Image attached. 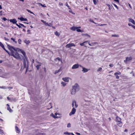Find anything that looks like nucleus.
Returning <instances> with one entry per match:
<instances>
[{"label": "nucleus", "instance_id": "nucleus-44", "mask_svg": "<svg viewBox=\"0 0 135 135\" xmlns=\"http://www.w3.org/2000/svg\"><path fill=\"white\" fill-rule=\"evenodd\" d=\"M21 41H22L21 39H18V42L19 44H21Z\"/></svg>", "mask_w": 135, "mask_h": 135}, {"label": "nucleus", "instance_id": "nucleus-48", "mask_svg": "<svg viewBox=\"0 0 135 135\" xmlns=\"http://www.w3.org/2000/svg\"><path fill=\"white\" fill-rule=\"evenodd\" d=\"M75 102V107L76 108H77L78 107V105L76 103V101H74Z\"/></svg>", "mask_w": 135, "mask_h": 135}, {"label": "nucleus", "instance_id": "nucleus-49", "mask_svg": "<svg viewBox=\"0 0 135 135\" xmlns=\"http://www.w3.org/2000/svg\"><path fill=\"white\" fill-rule=\"evenodd\" d=\"M56 59H57L59 61H60L61 62H62V61L60 60V59L59 57H57Z\"/></svg>", "mask_w": 135, "mask_h": 135}, {"label": "nucleus", "instance_id": "nucleus-61", "mask_svg": "<svg viewBox=\"0 0 135 135\" xmlns=\"http://www.w3.org/2000/svg\"><path fill=\"white\" fill-rule=\"evenodd\" d=\"M3 20H4V21H6L7 20V19L5 17H3Z\"/></svg>", "mask_w": 135, "mask_h": 135}, {"label": "nucleus", "instance_id": "nucleus-14", "mask_svg": "<svg viewBox=\"0 0 135 135\" xmlns=\"http://www.w3.org/2000/svg\"><path fill=\"white\" fill-rule=\"evenodd\" d=\"M97 44V43L96 42H92L91 43H90L89 42H88V44L89 45L91 46H93L95 44Z\"/></svg>", "mask_w": 135, "mask_h": 135}, {"label": "nucleus", "instance_id": "nucleus-45", "mask_svg": "<svg viewBox=\"0 0 135 135\" xmlns=\"http://www.w3.org/2000/svg\"><path fill=\"white\" fill-rule=\"evenodd\" d=\"M26 10L28 12H30V13H32V14H33V12H31L30 11L28 10V9H27Z\"/></svg>", "mask_w": 135, "mask_h": 135}, {"label": "nucleus", "instance_id": "nucleus-62", "mask_svg": "<svg viewBox=\"0 0 135 135\" xmlns=\"http://www.w3.org/2000/svg\"><path fill=\"white\" fill-rule=\"evenodd\" d=\"M41 21L44 24L46 22L45 21H44L42 20H41Z\"/></svg>", "mask_w": 135, "mask_h": 135}, {"label": "nucleus", "instance_id": "nucleus-47", "mask_svg": "<svg viewBox=\"0 0 135 135\" xmlns=\"http://www.w3.org/2000/svg\"><path fill=\"white\" fill-rule=\"evenodd\" d=\"M70 9V10H69V12L70 13H72V14H75V13H73V12H72V10H71V9Z\"/></svg>", "mask_w": 135, "mask_h": 135}, {"label": "nucleus", "instance_id": "nucleus-33", "mask_svg": "<svg viewBox=\"0 0 135 135\" xmlns=\"http://www.w3.org/2000/svg\"><path fill=\"white\" fill-rule=\"evenodd\" d=\"M11 39L12 40H13V41L14 42H15V43H17V41H15V39L14 38H11Z\"/></svg>", "mask_w": 135, "mask_h": 135}, {"label": "nucleus", "instance_id": "nucleus-22", "mask_svg": "<svg viewBox=\"0 0 135 135\" xmlns=\"http://www.w3.org/2000/svg\"><path fill=\"white\" fill-rule=\"evenodd\" d=\"M119 36V35H112V37H118Z\"/></svg>", "mask_w": 135, "mask_h": 135}, {"label": "nucleus", "instance_id": "nucleus-2", "mask_svg": "<svg viewBox=\"0 0 135 135\" xmlns=\"http://www.w3.org/2000/svg\"><path fill=\"white\" fill-rule=\"evenodd\" d=\"M121 119L119 117L117 116L115 119V120L119 123L117 124L119 127H121L122 126V123L121 122Z\"/></svg>", "mask_w": 135, "mask_h": 135}, {"label": "nucleus", "instance_id": "nucleus-40", "mask_svg": "<svg viewBox=\"0 0 135 135\" xmlns=\"http://www.w3.org/2000/svg\"><path fill=\"white\" fill-rule=\"evenodd\" d=\"M71 127V126L70 123H68L67 124V127L68 128H69Z\"/></svg>", "mask_w": 135, "mask_h": 135}, {"label": "nucleus", "instance_id": "nucleus-56", "mask_svg": "<svg viewBox=\"0 0 135 135\" xmlns=\"http://www.w3.org/2000/svg\"><path fill=\"white\" fill-rule=\"evenodd\" d=\"M59 5L61 6H62L63 5V4L61 2H60L59 3Z\"/></svg>", "mask_w": 135, "mask_h": 135}, {"label": "nucleus", "instance_id": "nucleus-12", "mask_svg": "<svg viewBox=\"0 0 135 135\" xmlns=\"http://www.w3.org/2000/svg\"><path fill=\"white\" fill-rule=\"evenodd\" d=\"M88 71V69L84 67L83 68V70H82V71L84 73L87 72Z\"/></svg>", "mask_w": 135, "mask_h": 135}, {"label": "nucleus", "instance_id": "nucleus-36", "mask_svg": "<svg viewBox=\"0 0 135 135\" xmlns=\"http://www.w3.org/2000/svg\"><path fill=\"white\" fill-rule=\"evenodd\" d=\"M65 5H66V6L69 9H71V8L69 7V6L67 2H66V4H65Z\"/></svg>", "mask_w": 135, "mask_h": 135}, {"label": "nucleus", "instance_id": "nucleus-38", "mask_svg": "<svg viewBox=\"0 0 135 135\" xmlns=\"http://www.w3.org/2000/svg\"><path fill=\"white\" fill-rule=\"evenodd\" d=\"M55 34L57 36H59V33L57 31L55 32Z\"/></svg>", "mask_w": 135, "mask_h": 135}, {"label": "nucleus", "instance_id": "nucleus-63", "mask_svg": "<svg viewBox=\"0 0 135 135\" xmlns=\"http://www.w3.org/2000/svg\"><path fill=\"white\" fill-rule=\"evenodd\" d=\"M107 25L106 24H101V25H99L102 26H104V25Z\"/></svg>", "mask_w": 135, "mask_h": 135}, {"label": "nucleus", "instance_id": "nucleus-32", "mask_svg": "<svg viewBox=\"0 0 135 135\" xmlns=\"http://www.w3.org/2000/svg\"><path fill=\"white\" fill-rule=\"evenodd\" d=\"M61 84L63 86H64L65 85H66V83L65 82H62L61 83Z\"/></svg>", "mask_w": 135, "mask_h": 135}, {"label": "nucleus", "instance_id": "nucleus-21", "mask_svg": "<svg viewBox=\"0 0 135 135\" xmlns=\"http://www.w3.org/2000/svg\"><path fill=\"white\" fill-rule=\"evenodd\" d=\"M24 42L26 44H28L30 42L29 40H25L24 41Z\"/></svg>", "mask_w": 135, "mask_h": 135}, {"label": "nucleus", "instance_id": "nucleus-18", "mask_svg": "<svg viewBox=\"0 0 135 135\" xmlns=\"http://www.w3.org/2000/svg\"><path fill=\"white\" fill-rule=\"evenodd\" d=\"M7 109L10 112H13V110L10 108L9 106L7 107Z\"/></svg>", "mask_w": 135, "mask_h": 135}, {"label": "nucleus", "instance_id": "nucleus-41", "mask_svg": "<svg viewBox=\"0 0 135 135\" xmlns=\"http://www.w3.org/2000/svg\"><path fill=\"white\" fill-rule=\"evenodd\" d=\"M45 25L46 26H51L48 23L45 22Z\"/></svg>", "mask_w": 135, "mask_h": 135}, {"label": "nucleus", "instance_id": "nucleus-23", "mask_svg": "<svg viewBox=\"0 0 135 135\" xmlns=\"http://www.w3.org/2000/svg\"><path fill=\"white\" fill-rule=\"evenodd\" d=\"M128 25L129 26H131L134 29H135V26H134V25H132V24H130V23H128Z\"/></svg>", "mask_w": 135, "mask_h": 135}, {"label": "nucleus", "instance_id": "nucleus-31", "mask_svg": "<svg viewBox=\"0 0 135 135\" xmlns=\"http://www.w3.org/2000/svg\"><path fill=\"white\" fill-rule=\"evenodd\" d=\"M15 128L16 130L17 131V133H19L20 132L18 130V128L17 127V126H16L15 127Z\"/></svg>", "mask_w": 135, "mask_h": 135}, {"label": "nucleus", "instance_id": "nucleus-55", "mask_svg": "<svg viewBox=\"0 0 135 135\" xmlns=\"http://www.w3.org/2000/svg\"><path fill=\"white\" fill-rule=\"evenodd\" d=\"M93 1L94 4H95L96 5V0H93Z\"/></svg>", "mask_w": 135, "mask_h": 135}, {"label": "nucleus", "instance_id": "nucleus-35", "mask_svg": "<svg viewBox=\"0 0 135 135\" xmlns=\"http://www.w3.org/2000/svg\"><path fill=\"white\" fill-rule=\"evenodd\" d=\"M127 58V61H129L130 60H131L132 59V57H126Z\"/></svg>", "mask_w": 135, "mask_h": 135}, {"label": "nucleus", "instance_id": "nucleus-16", "mask_svg": "<svg viewBox=\"0 0 135 135\" xmlns=\"http://www.w3.org/2000/svg\"><path fill=\"white\" fill-rule=\"evenodd\" d=\"M129 21L132 22L133 24L135 25V22L132 19H129Z\"/></svg>", "mask_w": 135, "mask_h": 135}, {"label": "nucleus", "instance_id": "nucleus-4", "mask_svg": "<svg viewBox=\"0 0 135 135\" xmlns=\"http://www.w3.org/2000/svg\"><path fill=\"white\" fill-rule=\"evenodd\" d=\"M20 50L21 52L22 53V54L23 55V56L25 57V59H26V61H27V60H28V58L27 56H26V53L23 50H22L20 49Z\"/></svg>", "mask_w": 135, "mask_h": 135}, {"label": "nucleus", "instance_id": "nucleus-54", "mask_svg": "<svg viewBox=\"0 0 135 135\" xmlns=\"http://www.w3.org/2000/svg\"><path fill=\"white\" fill-rule=\"evenodd\" d=\"M85 36H87L88 37H90V36L89 35L87 34H85Z\"/></svg>", "mask_w": 135, "mask_h": 135}, {"label": "nucleus", "instance_id": "nucleus-13", "mask_svg": "<svg viewBox=\"0 0 135 135\" xmlns=\"http://www.w3.org/2000/svg\"><path fill=\"white\" fill-rule=\"evenodd\" d=\"M89 41H85V42H83V43H81L80 44V45L81 46H85L86 47H87V46H86L85 45V44L86 43V42H88Z\"/></svg>", "mask_w": 135, "mask_h": 135}, {"label": "nucleus", "instance_id": "nucleus-37", "mask_svg": "<svg viewBox=\"0 0 135 135\" xmlns=\"http://www.w3.org/2000/svg\"><path fill=\"white\" fill-rule=\"evenodd\" d=\"M0 88H2L4 89H7V88H6V87L5 86H0Z\"/></svg>", "mask_w": 135, "mask_h": 135}, {"label": "nucleus", "instance_id": "nucleus-1", "mask_svg": "<svg viewBox=\"0 0 135 135\" xmlns=\"http://www.w3.org/2000/svg\"><path fill=\"white\" fill-rule=\"evenodd\" d=\"M7 46L8 49L11 51V53L10 55L13 56L15 58L18 59L20 58L17 52V50H19V49L18 48H15L14 47L7 44Z\"/></svg>", "mask_w": 135, "mask_h": 135}, {"label": "nucleus", "instance_id": "nucleus-53", "mask_svg": "<svg viewBox=\"0 0 135 135\" xmlns=\"http://www.w3.org/2000/svg\"><path fill=\"white\" fill-rule=\"evenodd\" d=\"M6 88H7V89H12L13 88V87H12L9 86V87H7Z\"/></svg>", "mask_w": 135, "mask_h": 135}, {"label": "nucleus", "instance_id": "nucleus-19", "mask_svg": "<svg viewBox=\"0 0 135 135\" xmlns=\"http://www.w3.org/2000/svg\"><path fill=\"white\" fill-rule=\"evenodd\" d=\"M2 48L6 52H7L8 54L9 55H10V53H9L8 51L6 49H5L4 46L3 47H2Z\"/></svg>", "mask_w": 135, "mask_h": 135}, {"label": "nucleus", "instance_id": "nucleus-39", "mask_svg": "<svg viewBox=\"0 0 135 135\" xmlns=\"http://www.w3.org/2000/svg\"><path fill=\"white\" fill-rule=\"evenodd\" d=\"M78 28L76 29V31L78 32H82V31L80 29H78Z\"/></svg>", "mask_w": 135, "mask_h": 135}, {"label": "nucleus", "instance_id": "nucleus-42", "mask_svg": "<svg viewBox=\"0 0 135 135\" xmlns=\"http://www.w3.org/2000/svg\"><path fill=\"white\" fill-rule=\"evenodd\" d=\"M0 46L2 48L4 46V45L1 42H0Z\"/></svg>", "mask_w": 135, "mask_h": 135}, {"label": "nucleus", "instance_id": "nucleus-30", "mask_svg": "<svg viewBox=\"0 0 135 135\" xmlns=\"http://www.w3.org/2000/svg\"><path fill=\"white\" fill-rule=\"evenodd\" d=\"M51 115L54 118H57V117L54 116V114L53 113L51 114Z\"/></svg>", "mask_w": 135, "mask_h": 135}, {"label": "nucleus", "instance_id": "nucleus-64", "mask_svg": "<svg viewBox=\"0 0 135 135\" xmlns=\"http://www.w3.org/2000/svg\"><path fill=\"white\" fill-rule=\"evenodd\" d=\"M109 66L110 67H112L113 66V65L112 64H110L109 65Z\"/></svg>", "mask_w": 135, "mask_h": 135}, {"label": "nucleus", "instance_id": "nucleus-20", "mask_svg": "<svg viewBox=\"0 0 135 135\" xmlns=\"http://www.w3.org/2000/svg\"><path fill=\"white\" fill-rule=\"evenodd\" d=\"M7 98L8 100H9L10 101H12V100H14L13 98H10L8 97H7Z\"/></svg>", "mask_w": 135, "mask_h": 135}, {"label": "nucleus", "instance_id": "nucleus-60", "mask_svg": "<svg viewBox=\"0 0 135 135\" xmlns=\"http://www.w3.org/2000/svg\"><path fill=\"white\" fill-rule=\"evenodd\" d=\"M52 22H53L52 21L49 24L51 26H52Z\"/></svg>", "mask_w": 135, "mask_h": 135}, {"label": "nucleus", "instance_id": "nucleus-52", "mask_svg": "<svg viewBox=\"0 0 135 135\" xmlns=\"http://www.w3.org/2000/svg\"><path fill=\"white\" fill-rule=\"evenodd\" d=\"M0 133L1 134H2L3 133V130L1 129H0Z\"/></svg>", "mask_w": 135, "mask_h": 135}, {"label": "nucleus", "instance_id": "nucleus-7", "mask_svg": "<svg viewBox=\"0 0 135 135\" xmlns=\"http://www.w3.org/2000/svg\"><path fill=\"white\" fill-rule=\"evenodd\" d=\"M27 61V62L28 61H26V59H23V66L24 68H27V64L26 63V61Z\"/></svg>", "mask_w": 135, "mask_h": 135}, {"label": "nucleus", "instance_id": "nucleus-34", "mask_svg": "<svg viewBox=\"0 0 135 135\" xmlns=\"http://www.w3.org/2000/svg\"><path fill=\"white\" fill-rule=\"evenodd\" d=\"M60 69L57 70H56L54 73L55 74H56V73H58L59 72H60Z\"/></svg>", "mask_w": 135, "mask_h": 135}, {"label": "nucleus", "instance_id": "nucleus-8", "mask_svg": "<svg viewBox=\"0 0 135 135\" xmlns=\"http://www.w3.org/2000/svg\"><path fill=\"white\" fill-rule=\"evenodd\" d=\"M9 21L11 22L13 24H16L17 23V21L15 18H14L13 19H10Z\"/></svg>", "mask_w": 135, "mask_h": 135}, {"label": "nucleus", "instance_id": "nucleus-9", "mask_svg": "<svg viewBox=\"0 0 135 135\" xmlns=\"http://www.w3.org/2000/svg\"><path fill=\"white\" fill-rule=\"evenodd\" d=\"M79 67V65L78 64H75L72 67V69H76L78 68Z\"/></svg>", "mask_w": 135, "mask_h": 135}, {"label": "nucleus", "instance_id": "nucleus-27", "mask_svg": "<svg viewBox=\"0 0 135 135\" xmlns=\"http://www.w3.org/2000/svg\"><path fill=\"white\" fill-rule=\"evenodd\" d=\"M89 21H90V22H93V23H94V24H96V23H95V22H94V21H93L92 19H91V18H90V19H89Z\"/></svg>", "mask_w": 135, "mask_h": 135}, {"label": "nucleus", "instance_id": "nucleus-17", "mask_svg": "<svg viewBox=\"0 0 135 135\" xmlns=\"http://www.w3.org/2000/svg\"><path fill=\"white\" fill-rule=\"evenodd\" d=\"M78 27H72L71 28V30L73 31H75L76 30V29L78 28ZM78 28H80V27H79Z\"/></svg>", "mask_w": 135, "mask_h": 135}, {"label": "nucleus", "instance_id": "nucleus-29", "mask_svg": "<svg viewBox=\"0 0 135 135\" xmlns=\"http://www.w3.org/2000/svg\"><path fill=\"white\" fill-rule=\"evenodd\" d=\"M109 7V9L111 10V6L109 4H106ZM111 7H113L112 6Z\"/></svg>", "mask_w": 135, "mask_h": 135}, {"label": "nucleus", "instance_id": "nucleus-11", "mask_svg": "<svg viewBox=\"0 0 135 135\" xmlns=\"http://www.w3.org/2000/svg\"><path fill=\"white\" fill-rule=\"evenodd\" d=\"M18 19L20 20L21 21H27V19L26 18H23L22 17H18Z\"/></svg>", "mask_w": 135, "mask_h": 135}, {"label": "nucleus", "instance_id": "nucleus-5", "mask_svg": "<svg viewBox=\"0 0 135 135\" xmlns=\"http://www.w3.org/2000/svg\"><path fill=\"white\" fill-rule=\"evenodd\" d=\"M76 109L74 108H73L72 109L71 111L69 113V115L70 116L74 114L76 112Z\"/></svg>", "mask_w": 135, "mask_h": 135}, {"label": "nucleus", "instance_id": "nucleus-10", "mask_svg": "<svg viewBox=\"0 0 135 135\" xmlns=\"http://www.w3.org/2000/svg\"><path fill=\"white\" fill-rule=\"evenodd\" d=\"M76 91H77L73 88L71 91V93L72 95H74L76 93Z\"/></svg>", "mask_w": 135, "mask_h": 135}, {"label": "nucleus", "instance_id": "nucleus-15", "mask_svg": "<svg viewBox=\"0 0 135 135\" xmlns=\"http://www.w3.org/2000/svg\"><path fill=\"white\" fill-rule=\"evenodd\" d=\"M62 79L65 82H68L69 81V78H63Z\"/></svg>", "mask_w": 135, "mask_h": 135}, {"label": "nucleus", "instance_id": "nucleus-46", "mask_svg": "<svg viewBox=\"0 0 135 135\" xmlns=\"http://www.w3.org/2000/svg\"><path fill=\"white\" fill-rule=\"evenodd\" d=\"M19 24L21 25V26L23 27H26L23 24H22L21 23H19Z\"/></svg>", "mask_w": 135, "mask_h": 135}, {"label": "nucleus", "instance_id": "nucleus-3", "mask_svg": "<svg viewBox=\"0 0 135 135\" xmlns=\"http://www.w3.org/2000/svg\"><path fill=\"white\" fill-rule=\"evenodd\" d=\"M72 88L77 91L79 89V86L77 83L75 84L74 86H73Z\"/></svg>", "mask_w": 135, "mask_h": 135}, {"label": "nucleus", "instance_id": "nucleus-26", "mask_svg": "<svg viewBox=\"0 0 135 135\" xmlns=\"http://www.w3.org/2000/svg\"><path fill=\"white\" fill-rule=\"evenodd\" d=\"M120 74H121V73H120V72H119L115 73L114 74V75H117V74L119 75H120Z\"/></svg>", "mask_w": 135, "mask_h": 135}, {"label": "nucleus", "instance_id": "nucleus-43", "mask_svg": "<svg viewBox=\"0 0 135 135\" xmlns=\"http://www.w3.org/2000/svg\"><path fill=\"white\" fill-rule=\"evenodd\" d=\"M74 101H76L75 100H74L73 101L72 103V106L73 107L74 106V104L75 103Z\"/></svg>", "mask_w": 135, "mask_h": 135}, {"label": "nucleus", "instance_id": "nucleus-25", "mask_svg": "<svg viewBox=\"0 0 135 135\" xmlns=\"http://www.w3.org/2000/svg\"><path fill=\"white\" fill-rule=\"evenodd\" d=\"M38 4H39V5H41L43 7H46V6H45V4H42L41 3H39Z\"/></svg>", "mask_w": 135, "mask_h": 135}, {"label": "nucleus", "instance_id": "nucleus-28", "mask_svg": "<svg viewBox=\"0 0 135 135\" xmlns=\"http://www.w3.org/2000/svg\"><path fill=\"white\" fill-rule=\"evenodd\" d=\"M102 68L101 67L99 68L97 70V72L101 71L102 70Z\"/></svg>", "mask_w": 135, "mask_h": 135}, {"label": "nucleus", "instance_id": "nucleus-58", "mask_svg": "<svg viewBox=\"0 0 135 135\" xmlns=\"http://www.w3.org/2000/svg\"><path fill=\"white\" fill-rule=\"evenodd\" d=\"M4 38L5 39V40L6 41H8L9 40V39H8V38H6V37H4Z\"/></svg>", "mask_w": 135, "mask_h": 135}, {"label": "nucleus", "instance_id": "nucleus-57", "mask_svg": "<svg viewBox=\"0 0 135 135\" xmlns=\"http://www.w3.org/2000/svg\"><path fill=\"white\" fill-rule=\"evenodd\" d=\"M116 76V78L117 79H119V77L117 75H115Z\"/></svg>", "mask_w": 135, "mask_h": 135}, {"label": "nucleus", "instance_id": "nucleus-50", "mask_svg": "<svg viewBox=\"0 0 135 135\" xmlns=\"http://www.w3.org/2000/svg\"><path fill=\"white\" fill-rule=\"evenodd\" d=\"M113 5L114 6L118 9V6L115 4H113Z\"/></svg>", "mask_w": 135, "mask_h": 135}, {"label": "nucleus", "instance_id": "nucleus-24", "mask_svg": "<svg viewBox=\"0 0 135 135\" xmlns=\"http://www.w3.org/2000/svg\"><path fill=\"white\" fill-rule=\"evenodd\" d=\"M41 66V65H38L36 66V67L37 70H39L40 68V67Z\"/></svg>", "mask_w": 135, "mask_h": 135}, {"label": "nucleus", "instance_id": "nucleus-51", "mask_svg": "<svg viewBox=\"0 0 135 135\" xmlns=\"http://www.w3.org/2000/svg\"><path fill=\"white\" fill-rule=\"evenodd\" d=\"M16 25L17 26H18L19 28H21V26H20V25H18V24L17 23H16Z\"/></svg>", "mask_w": 135, "mask_h": 135}, {"label": "nucleus", "instance_id": "nucleus-59", "mask_svg": "<svg viewBox=\"0 0 135 135\" xmlns=\"http://www.w3.org/2000/svg\"><path fill=\"white\" fill-rule=\"evenodd\" d=\"M127 57H126V59L125 60H124V62H127Z\"/></svg>", "mask_w": 135, "mask_h": 135}, {"label": "nucleus", "instance_id": "nucleus-6", "mask_svg": "<svg viewBox=\"0 0 135 135\" xmlns=\"http://www.w3.org/2000/svg\"><path fill=\"white\" fill-rule=\"evenodd\" d=\"M75 46V45L73 43L69 44L66 45L65 47L67 48H69L72 46Z\"/></svg>", "mask_w": 135, "mask_h": 135}]
</instances>
